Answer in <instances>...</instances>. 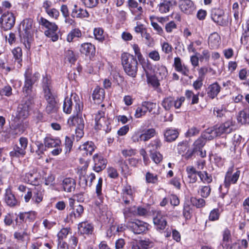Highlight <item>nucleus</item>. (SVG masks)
Returning a JSON list of instances; mask_svg holds the SVG:
<instances>
[{
	"label": "nucleus",
	"mask_w": 249,
	"mask_h": 249,
	"mask_svg": "<svg viewBox=\"0 0 249 249\" xmlns=\"http://www.w3.org/2000/svg\"><path fill=\"white\" fill-rule=\"evenodd\" d=\"M121 61L126 74L130 77H135L138 69V63L136 58L132 55L124 53L122 54Z\"/></svg>",
	"instance_id": "f257e3e1"
},
{
	"label": "nucleus",
	"mask_w": 249,
	"mask_h": 249,
	"mask_svg": "<svg viewBox=\"0 0 249 249\" xmlns=\"http://www.w3.org/2000/svg\"><path fill=\"white\" fill-rule=\"evenodd\" d=\"M33 20L31 18L24 19L20 24V33L22 36L21 40L27 49L31 47L32 36L33 35Z\"/></svg>",
	"instance_id": "f03ea898"
},
{
	"label": "nucleus",
	"mask_w": 249,
	"mask_h": 249,
	"mask_svg": "<svg viewBox=\"0 0 249 249\" xmlns=\"http://www.w3.org/2000/svg\"><path fill=\"white\" fill-rule=\"evenodd\" d=\"M35 98V94H24V97L17 108L16 117L18 118L24 119L28 116L29 111L34 104Z\"/></svg>",
	"instance_id": "7ed1b4c3"
},
{
	"label": "nucleus",
	"mask_w": 249,
	"mask_h": 249,
	"mask_svg": "<svg viewBox=\"0 0 249 249\" xmlns=\"http://www.w3.org/2000/svg\"><path fill=\"white\" fill-rule=\"evenodd\" d=\"M73 106H74V113H78L82 111L83 104L75 93L71 94L70 97L65 98L63 107L64 112L67 114L71 113Z\"/></svg>",
	"instance_id": "20e7f679"
},
{
	"label": "nucleus",
	"mask_w": 249,
	"mask_h": 249,
	"mask_svg": "<svg viewBox=\"0 0 249 249\" xmlns=\"http://www.w3.org/2000/svg\"><path fill=\"white\" fill-rule=\"evenodd\" d=\"M25 81L24 87L23 88V92L24 94L31 95L35 94L32 92L33 85L37 80L39 77L38 72H35L32 74L31 71L29 69L27 70L25 73Z\"/></svg>",
	"instance_id": "39448f33"
},
{
	"label": "nucleus",
	"mask_w": 249,
	"mask_h": 249,
	"mask_svg": "<svg viewBox=\"0 0 249 249\" xmlns=\"http://www.w3.org/2000/svg\"><path fill=\"white\" fill-rule=\"evenodd\" d=\"M44 143L46 147L54 148L51 151L52 155L54 156H58L62 151L61 141L59 138L47 137L44 139Z\"/></svg>",
	"instance_id": "423d86ee"
},
{
	"label": "nucleus",
	"mask_w": 249,
	"mask_h": 249,
	"mask_svg": "<svg viewBox=\"0 0 249 249\" xmlns=\"http://www.w3.org/2000/svg\"><path fill=\"white\" fill-rule=\"evenodd\" d=\"M40 23L42 26L48 29V30L45 32V35L51 37L53 41H56L58 38V36L55 33L58 29L57 25L43 18H40Z\"/></svg>",
	"instance_id": "0eeeda50"
},
{
	"label": "nucleus",
	"mask_w": 249,
	"mask_h": 249,
	"mask_svg": "<svg viewBox=\"0 0 249 249\" xmlns=\"http://www.w3.org/2000/svg\"><path fill=\"white\" fill-rule=\"evenodd\" d=\"M234 123L232 119L228 120L214 128V134L216 136H220L223 134L231 133L234 130Z\"/></svg>",
	"instance_id": "6e6552de"
},
{
	"label": "nucleus",
	"mask_w": 249,
	"mask_h": 249,
	"mask_svg": "<svg viewBox=\"0 0 249 249\" xmlns=\"http://www.w3.org/2000/svg\"><path fill=\"white\" fill-rule=\"evenodd\" d=\"M127 226L135 234L144 232L148 228V224L139 220L128 221Z\"/></svg>",
	"instance_id": "1a4fd4ad"
},
{
	"label": "nucleus",
	"mask_w": 249,
	"mask_h": 249,
	"mask_svg": "<svg viewBox=\"0 0 249 249\" xmlns=\"http://www.w3.org/2000/svg\"><path fill=\"white\" fill-rule=\"evenodd\" d=\"M0 22L1 28L4 30H8L15 25V17L12 13H5L2 15Z\"/></svg>",
	"instance_id": "9d476101"
},
{
	"label": "nucleus",
	"mask_w": 249,
	"mask_h": 249,
	"mask_svg": "<svg viewBox=\"0 0 249 249\" xmlns=\"http://www.w3.org/2000/svg\"><path fill=\"white\" fill-rule=\"evenodd\" d=\"M233 167L230 168L226 173L224 183L226 187L228 188L231 184H235L238 180L240 175V171L237 170L233 173Z\"/></svg>",
	"instance_id": "9b49d317"
},
{
	"label": "nucleus",
	"mask_w": 249,
	"mask_h": 249,
	"mask_svg": "<svg viewBox=\"0 0 249 249\" xmlns=\"http://www.w3.org/2000/svg\"><path fill=\"white\" fill-rule=\"evenodd\" d=\"M93 160L94 163V170L96 172H99L106 168L107 160L101 154H95Z\"/></svg>",
	"instance_id": "f8f14e48"
},
{
	"label": "nucleus",
	"mask_w": 249,
	"mask_h": 249,
	"mask_svg": "<svg viewBox=\"0 0 249 249\" xmlns=\"http://www.w3.org/2000/svg\"><path fill=\"white\" fill-rule=\"evenodd\" d=\"M224 12L219 9H214L212 10L211 18L217 24L224 26L226 24V20L224 19Z\"/></svg>",
	"instance_id": "ddd939ff"
},
{
	"label": "nucleus",
	"mask_w": 249,
	"mask_h": 249,
	"mask_svg": "<svg viewBox=\"0 0 249 249\" xmlns=\"http://www.w3.org/2000/svg\"><path fill=\"white\" fill-rule=\"evenodd\" d=\"M153 223L158 230H163L167 226L165 216L161 212H158L153 218Z\"/></svg>",
	"instance_id": "4468645a"
},
{
	"label": "nucleus",
	"mask_w": 249,
	"mask_h": 249,
	"mask_svg": "<svg viewBox=\"0 0 249 249\" xmlns=\"http://www.w3.org/2000/svg\"><path fill=\"white\" fill-rule=\"evenodd\" d=\"M173 66L175 70L185 76H188L189 73V69L188 67L182 64L180 57L174 58Z\"/></svg>",
	"instance_id": "2eb2a0df"
},
{
	"label": "nucleus",
	"mask_w": 249,
	"mask_h": 249,
	"mask_svg": "<svg viewBox=\"0 0 249 249\" xmlns=\"http://www.w3.org/2000/svg\"><path fill=\"white\" fill-rule=\"evenodd\" d=\"M76 116H71L68 119V123L70 125L76 126V127L84 128V121L82 116L81 111L75 113Z\"/></svg>",
	"instance_id": "dca6fc26"
},
{
	"label": "nucleus",
	"mask_w": 249,
	"mask_h": 249,
	"mask_svg": "<svg viewBox=\"0 0 249 249\" xmlns=\"http://www.w3.org/2000/svg\"><path fill=\"white\" fill-rule=\"evenodd\" d=\"M42 88L46 100L54 98L51 92V81L47 77L43 78Z\"/></svg>",
	"instance_id": "f3484780"
},
{
	"label": "nucleus",
	"mask_w": 249,
	"mask_h": 249,
	"mask_svg": "<svg viewBox=\"0 0 249 249\" xmlns=\"http://www.w3.org/2000/svg\"><path fill=\"white\" fill-rule=\"evenodd\" d=\"M123 200L127 205L133 201V192L129 185L124 186L123 189Z\"/></svg>",
	"instance_id": "a211bd4d"
},
{
	"label": "nucleus",
	"mask_w": 249,
	"mask_h": 249,
	"mask_svg": "<svg viewBox=\"0 0 249 249\" xmlns=\"http://www.w3.org/2000/svg\"><path fill=\"white\" fill-rule=\"evenodd\" d=\"M71 16L74 18H82L89 17V14L86 9L78 7L76 4H74L71 13Z\"/></svg>",
	"instance_id": "6ab92c4d"
},
{
	"label": "nucleus",
	"mask_w": 249,
	"mask_h": 249,
	"mask_svg": "<svg viewBox=\"0 0 249 249\" xmlns=\"http://www.w3.org/2000/svg\"><path fill=\"white\" fill-rule=\"evenodd\" d=\"M62 186L64 191L71 192L75 189L76 182L72 178H66L63 179Z\"/></svg>",
	"instance_id": "aec40b11"
},
{
	"label": "nucleus",
	"mask_w": 249,
	"mask_h": 249,
	"mask_svg": "<svg viewBox=\"0 0 249 249\" xmlns=\"http://www.w3.org/2000/svg\"><path fill=\"white\" fill-rule=\"evenodd\" d=\"M173 0H160V3L158 5L157 8L161 14H165L170 11L173 6Z\"/></svg>",
	"instance_id": "412c9836"
},
{
	"label": "nucleus",
	"mask_w": 249,
	"mask_h": 249,
	"mask_svg": "<svg viewBox=\"0 0 249 249\" xmlns=\"http://www.w3.org/2000/svg\"><path fill=\"white\" fill-rule=\"evenodd\" d=\"M179 8L182 12L186 14H190L194 9V4L191 0H180Z\"/></svg>",
	"instance_id": "4be33fe9"
},
{
	"label": "nucleus",
	"mask_w": 249,
	"mask_h": 249,
	"mask_svg": "<svg viewBox=\"0 0 249 249\" xmlns=\"http://www.w3.org/2000/svg\"><path fill=\"white\" fill-rule=\"evenodd\" d=\"M44 190L40 186L35 187L33 192L34 195L32 200L36 204L39 203L42 201L43 197Z\"/></svg>",
	"instance_id": "5701e85b"
},
{
	"label": "nucleus",
	"mask_w": 249,
	"mask_h": 249,
	"mask_svg": "<svg viewBox=\"0 0 249 249\" xmlns=\"http://www.w3.org/2000/svg\"><path fill=\"white\" fill-rule=\"evenodd\" d=\"M220 36L217 33H213L209 37L208 44L211 49L217 48L220 42Z\"/></svg>",
	"instance_id": "b1692460"
},
{
	"label": "nucleus",
	"mask_w": 249,
	"mask_h": 249,
	"mask_svg": "<svg viewBox=\"0 0 249 249\" xmlns=\"http://www.w3.org/2000/svg\"><path fill=\"white\" fill-rule=\"evenodd\" d=\"M95 145L92 142H87L81 145L79 149L83 155H91L95 149Z\"/></svg>",
	"instance_id": "393cba45"
},
{
	"label": "nucleus",
	"mask_w": 249,
	"mask_h": 249,
	"mask_svg": "<svg viewBox=\"0 0 249 249\" xmlns=\"http://www.w3.org/2000/svg\"><path fill=\"white\" fill-rule=\"evenodd\" d=\"M79 50L82 53L88 56L94 53L95 48L90 43H85L81 45Z\"/></svg>",
	"instance_id": "a878e982"
},
{
	"label": "nucleus",
	"mask_w": 249,
	"mask_h": 249,
	"mask_svg": "<svg viewBox=\"0 0 249 249\" xmlns=\"http://www.w3.org/2000/svg\"><path fill=\"white\" fill-rule=\"evenodd\" d=\"M164 135L167 142H171L178 137V132L177 129L168 128L165 130Z\"/></svg>",
	"instance_id": "bb28decb"
},
{
	"label": "nucleus",
	"mask_w": 249,
	"mask_h": 249,
	"mask_svg": "<svg viewBox=\"0 0 249 249\" xmlns=\"http://www.w3.org/2000/svg\"><path fill=\"white\" fill-rule=\"evenodd\" d=\"M220 86L217 82L210 85L207 92L208 96L211 99L214 98L220 92Z\"/></svg>",
	"instance_id": "cd10ccee"
},
{
	"label": "nucleus",
	"mask_w": 249,
	"mask_h": 249,
	"mask_svg": "<svg viewBox=\"0 0 249 249\" xmlns=\"http://www.w3.org/2000/svg\"><path fill=\"white\" fill-rule=\"evenodd\" d=\"M22 180L26 183L35 185L37 183V175L34 171L26 173L22 177Z\"/></svg>",
	"instance_id": "c85d7f7f"
},
{
	"label": "nucleus",
	"mask_w": 249,
	"mask_h": 249,
	"mask_svg": "<svg viewBox=\"0 0 249 249\" xmlns=\"http://www.w3.org/2000/svg\"><path fill=\"white\" fill-rule=\"evenodd\" d=\"M5 201L6 203L10 207H13L18 204L15 196L11 192L10 190H6L5 195Z\"/></svg>",
	"instance_id": "c756f323"
},
{
	"label": "nucleus",
	"mask_w": 249,
	"mask_h": 249,
	"mask_svg": "<svg viewBox=\"0 0 249 249\" xmlns=\"http://www.w3.org/2000/svg\"><path fill=\"white\" fill-rule=\"evenodd\" d=\"M78 230L81 234H89L92 233L93 227L91 224L84 222L79 224Z\"/></svg>",
	"instance_id": "7c9ffc66"
},
{
	"label": "nucleus",
	"mask_w": 249,
	"mask_h": 249,
	"mask_svg": "<svg viewBox=\"0 0 249 249\" xmlns=\"http://www.w3.org/2000/svg\"><path fill=\"white\" fill-rule=\"evenodd\" d=\"M143 106L146 108V111L153 114H159L160 111L159 109L160 107L157 105L156 103L150 102H143Z\"/></svg>",
	"instance_id": "2f4dec72"
},
{
	"label": "nucleus",
	"mask_w": 249,
	"mask_h": 249,
	"mask_svg": "<svg viewBox=\"0 0 249 249\" xmlns=\"http://www.w3.org/2000/svg\"><path fill=\"white\" fill-rule=\"evenodd\" d=\"M186 172L187 173V176L189 179L190 183H195L197 180V175H198V172L196 169L192 166H189L186 167Z\"/></svg>",
	"instance_id": "473e14b6"
},
{
	"label": "nucleus",
	"mask_w": 249,
	"mask_h": 249,
	"mask_svg": "<svg viewBox=\"0 0 249 249\" xmlns=\"http://www.w3.org/2000/svg\"><path fill=\"white\" fill-rule=\"evenodd\" d=\"M28 126L27 122H21L17 124L12 129V134L14 135H21L22 134Z\"/></svg>",
	"instance_id": "72a5a7b5"
},
{
	"label": "nucleus",
	"mask_w": 249,
	"mask_h": 249,
	"mask_svg": "<svg viewBox=\"0 0 249 249\" xmlns=\"http://www.w3.org/2000/svg\"><path fill=\"white\" fill-rule=\"evenodd\" d=\"M47 105L46 107V111L48 113H52L55 112L58 108L57 104L54 98H52L47 100Z\"/></svg>",
	"instance_id": "f704fd0d"
},
{
	"label": "nucleus",
	"mask_w": 249,
	"mask_h": 249,
	"mask_svg": "<svg viewBox=\"0 0 249 249\" xmlns=\"http://www.w3.org/2000/svg\"><path fill=\"white\" fill-rule=\"evenodd\" d=\"M36 217V213L34 211L21 213L19 215V219L25 222H30L34 220Z\"/></svg>",
	"instance_id": "c9c22d12"
},
{
	"label": "nucleus",
	"mask_w": 249,
	"mask_h": 249,
	"mask_svg": "<svg viewBox=\"0 0 249 249\" xmlns=\"http://www.w3.org/2000/svg\"><path fill=\"white\" fill-rule=\"evenodd\" d=\"M105 97V91L102 88H96L93 91L92 97L95 102L99 103L101 102Z\"/></svg>",
	"instance_id": "e433bc0d"
},
{
	"label": "nucleus",
	"mask_w": 249,
	"mask_h": 249,
	"mask_svg": "<svg viewBox=\"0 0 249 249\" xmlns=\"http://www.w3.org/2000/svg\"><path fill=\"white\" fill-rule=\"evenodd\" d=\"M25 154V149L18 145H15L13 150L10 152V156L13 157H23Z\"/></svg>",
	"instance_id": "4c0bfd02"
},
{
	"label": "nucleus",
	"mask_w": 249,
	"mask_h": 249,
	"mask_svg": "<svg viewBox=\"0 0 249 249\" xmlns=\"http://www.w3.org/2000/svg\"><path fill=\"white\" fill-rule=\"evenodd\" d=\"M174 98L169 96L164 98L161 105L166 110H169L174 106Z\"/></svg>",
	"instance_id": "58836bf2"
},
{
	"label": "nucleus",
	"mask_w": 249,
	"mask_h": 249,
	"mask_svg": "<svg viewBox=\"0 0 249 249\" xmlns=\"http://www.w3.org/2000/svg\"><path fill=\"white\" fill-rule=\"evenodd\" d=\"M82 36L81 31L78 29H74L72 30L67 36V40L69 42H72L75 38H79Z\"/></svg>",
	"instance_id": "ea45409f"
},
{
	"label": "nucleus",
	"mask_w": 249,
	"mask_h": 249,
	"mask_svg": "<svg viewBox=\"0 0 249 249\" xmlns=\"http://www.w3.org/2000/svg\"><path fill=\"white\" fill-rule=\"evenodd\" d=\"M12 53L15 59V62H17L19 67H20L22 55L21 49L20 47H17L13 50Z\"/></svg>",
	"instance_id": "a19ab883"
},
{
	"label": "nucleus",
	"mask_w": 249,
	"mask_h": 249,
	"mask_svg": "<svg viewBox=\"0 0 249 249\" xmlns=\"http://www.w3.org/2000/svg\"><path fill=\"white\" fill-rule=\"evenodd\" d=\"M239 123L242 124H245L249 121V115L244 110L239 112L237 118Z\"/></svg>",
	"instance_id": "79ce46f5"
},
{
	"label": "nucleus",
	"mask_w": 249,
	"mask_h": 249,
	"mask_svg": "<svg viewBox=\"0 0 249 249\" xmlns=\"http://www.w3.org/2000/svg\"><path fill=\"white\" fill-rule=\"evenodd\" d=\"M145 180L148 183L156 184L158 181V177L156 174L147 172L145 174Z\"/></svg>",
	"instance_id": "37998d69"
},
{
	"label": "nucleus",
	"mask_w": 249,
	"mask_h": 249,
	"mask_svg": "<svg viewBox=\"0 0 249 249\" xmlns=\"http://www.w3.org/2000/svg\"><path fill=\"white\" fill-rule=\"evenodd\" d=\"M108 124L107 118L106 117H103L100 121L95 122V128L97 129L103 128V130H105L107 127Z\"/></svg>",
	"instance_id": "c03bdc74"
},
{
	"label": "nucleus",
	"mask_w": 249,
	"mask_h": 249,
	"mask_svg": "<svg viewBox=\"0 0 249 249\" xmlns=\"http://www.w3.org/2000/svg\"><path fill=\"white\" fill-rule=\"evenodd\" d=\"M143 69L145 72L147 82L151 84L154 87H158L160 85V83L157 78L154 76L150 75L144 68H143Z\"/></svg>",
	"instance_id": "a18cd8bd"
},
{
	"label": "nucleus",
	"mask_w": 249,
	"mask_h": 249,
	"mask_svg": "<svg viewBox=\"0 0 249 249\" xmlns=\"http://www.w3.org/2000/svg\"><path fill=\"white\" fill-rule=\"evenodd\" d=\"M198 176L204 183H209L212 181V177L206 171L198 172Z\"/></svg>",
	"instance_id": "49530a36"
},
{
	"label": "nucleus",
	"mask_w": 249,
	"mask_h": 249,
	"mask_svg": "<svg viewBox=\"0 0 249 249\" xmlns=\"http://www.w3.org/2000/svg\"><path fill=\"white\" fill-rule=\"evenodd\" d=\"M95 38L100 42H103L105 40V36L104 31L101 28H95L93 31Z\"/></svg>",
	"instance_id": "de8ad7c7"
},
{
	"label": "nucleus",
	"mask_w": 249,
	"mask_h": 249,
	"mask_svg": "<svg viewBox=\"0 0 249 249\" xmlns=\"http://www.w3.org/2000/svg\"><path fill=\"white\" fill-rule=\"evenodd\" d=\"M155 17L151 16L150 17V20L151 22V25L154 28V30L156 31L157 33L159 35H163L164 32L162 27L160 26L157 22L154 21Z\"/></svg>",
	"instance_id": "09e8293b"
},
{
	"label": "nucleus",
	"mask_w": 249,
	"mask_h": 249,
	"mask_svg": "<svg viewBox=\"0 0 249 249\" xmlns=\"http://www.w3.org/2000/svg\"><path fill=\"white\" fill-rule=\"evenodd\" d=\"M201 136L206 141L211 140L217 136L214 134V129H208L202 133Z\"/></svg>",
	"instance_id": "8fccbe9b"
},
{
	"label": "nucleus",
	"mask_w": 249,
	"mask_h": 249,
	"mask_svg": "<svg viewBox=\"0 0 249 249\" xmlns=\"http://www.w3.org/2000/svg\"><path fill=\"white\" fill-rule=\"evenodd\" d=\"M231 240V231L228 229H226L223 232L222 246H226L227 243Z\"/></svg>",
	"instance_id": "3c124183"
},
{
	"label": "nucleus",
	"mask_w": 249,
	"mask_h": 249,
	"mask_svg": "<svg viewBox=\"0 0 249 249\" xmlns=\"http://www.w3.org/2000/svg\"><path fill=\"white\" fill-rule=\"evenodd\" d=\"M161 146V142L159 139H156L152 141L148 145L150 148L149 152L156 151Z\"/></svg>",
	"instance_id": "603ef678"
},
{
	"label": "nucleus",
	"mask_w": 249,
	"mask_h": 249,
	"mask_svg": "<svg viewBox=\"0 0 249 249\" xmlns=\"http://www.w3.org/2000/svg\"><path fill=\"white\" fill-rule=\"evenodd\" d=\"M206 142V141L201 136L197 139L194 143V150L200 151L204 146Z\"/></svg>",
	"instance_id": "864d4df0"
},
{
	"label": "nucleus",
	"mask_w": 249,
	"mask_h": 249,
	"mask_svg": "<svg viewBox=\"0 0 249 249\" xmlns=\"http://www.w3.org/2000/svg\"><path fill=\"white\" fill-rule=\"evenodd\" d=\"M156 130L154 128L146 130L143 133H142L143 136V141H147L149 140L153 137L156 135Z\"/></svg>",
	"instance_id": "5fc2aeb1"
},
{
	"label": "nucleus",
	"mask_w": 249,
	"mask_h": 249,
	"mask_svg": "<svg viewBox=\"0 0 249 249\" xmlns=\"http://www.w3.org/2000/svg\"><path fill=\"white\" fill-rule=\"evenodd\" d=\"M131 12L134 16L135 20H140L142 18L143 9L142 6L131 10Z\"/></svg>",
	"instance_id": "6e6d98bb"
},
{
	"label": "nucleus",
	"mask_w": 249,
	"mask_h": 249,
	"mask_svg": "<svg viewBox=\"0 0 249 249\" xmlns=\"http://www.w3.org/2000/svg\"><path fill=\"white\" fill-rule=\"evenodd\" d=\"M150 156L152 160L156 164L160 163L162 160V156L157 151L149 152Z\"/></svg>",
	"instance_id": "4d7b16f0"
},
{
	"label": "nucleus",
	"mask_w": 249,
	"mask_h": 249,
	"mask_svg": "<svg viewBox=\"0 0 249 249\" xmlns=\"http://www.w3.org/2000/svg\"><path fill=\"white\" fill-rule=\"evenodd\" d=\"M139 242L143 249H147L154 246V242L149 239L139 240Z\"/></svg>",
	"instance_id": "13d9d810"
},
{
	"label": "nucleus",
	"mask_w": 249,
	"mask_h": 249,
	"mask_svg": "<svg viewBox=\"0 0 249 249\" xmlns=\"http://www.w3.org/2000/svg\"><path fill=\"white\" fill-rule=\"evenodd\" d=\"M191 201L193 205L196 206L197 208H202L205 205V201L203 198L192 197Z\"/></svg>",
	"instance_id": "bf43d9fd"
},
{
	"label": "nucleus",
	"mask_w": 249,
	"mask_h": 249,
	"mask_svg": "<svg viewBox=\"0 0 249 249\" xmlns=\"http://www.w3.org/2000/svg\"><path fill=\"white\" fill-rule=\"evenodd\" d=\"M198 192L202 197L206 198L210 194L211 188L209 186H202L200 187Z\"/></svg>",
	"instance_id": "052dcab7"
},
{
	"label": "nucleus",
	"mask_w": 249,
	"mask_h": 249,
	"mask_svg": "<svg viewBox=\"0 0 249 249\" xmlns=\"http://www.w3.org/2000/svg\"><path fill=\"white\" fill-rule=\"evenodd\" d=\"M146 108L143 106V102L141 106L138 107L135 111V116L137 118H139L145 115L146 113Z\"/></svg>",
	"instance_id": "680f3d73"
},
{
	"label": "nucleus",
	"mask_w": 249,
	"mask_h": 249,
	"mask_svg": "<svg viewBox=\"0 0 249 249\" xmlns=\"http://www.w3.org/2000/svg\"><path fill=\"white\" fill-rule=\"evenodd\" d=\"M65 59L71 63H73L76 60L73 52L70 50L65 52Z\"/></svg>",
	"instance_id": "e2e57ef3"
},
{
	"label": "nucleus",
	"mask_w": 249,
	"mask_h": 249,
	"mask_svg": "<svg viewBox=\"0 0 249 249\" xmlns=\"http://www.w3.org/2000/svg\"><path fill=\"white\" fill-rule=\"evenodd\" d=\"M132 47L134 51L135 55L137 57L139 61L141 62L142 61L144 60V59L143 58L142 55L140 52V49L138 45L137 44H134L132 45Z\"/></svg>",
	"instance_id": "0e129e2a"
},
{
	"label": "nucleus",
	"mask_w": 249,
	"mask_h": 249,
	"mask_svg": "<svg viewBox=\"0 0 249 249\" xmlns=\"http://www.w3.org/2000/svg\"><path fill=\"white\" fill-rule=\"evenodd\" d=\"M73 214L74 217L75 218L80 217L84 212L83 207L81 205H78L76 206L75 208H73Z\"/></svg>",
	"instance_id": "69168bd1"
},
{
	"label": "nucleus",
	"mask_w": 249,
	"mask_h": 249,
	"mask_svg": "<svg viewBox=\"0 0 249 249\" xmlns=\"http://www.w3.org/2000/svg\"><path fill=\"white\" fill-rule=\"evenodd\" d=\"M143 135L139 131H135L131 136V140L133 142H138L140 141H143Z\"/></svg>",
	"instance_id": "338daca9"
},
{
	"label": "nucleus",
	"mask_w": 249,
	"mask_h": 249,
	"mask_svg": "<svg viewBox=\"0 0 249 249\" xmlns=\"http://www.w3.org/2000/svg\"><path fill=\"white\" fill-rule=\"evenodd\" d=\"M177 24L174 21H171L165 25V29L167 33H171L177 29Z\"/></svg>",
	"instance_id": "774afa93"
}]
</instances>
